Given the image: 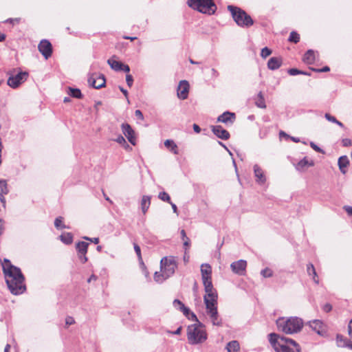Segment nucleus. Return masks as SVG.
<instances>
[{"mask_svg":"<svg viewBox=\"0 0 352 352\" xmlns=\"http://www.w3.org/2000/svg\"><path fill=\"white\" fill-rule=\"evenodd\" d=\"M67 94L70 96L75 98L80 99L82 98V94L80 90L78 88L69 87Z\"/></svg>","mask_w":352,"mask_h":352,"instance_id":"31","label":"nucleus"},{"mask_svg":"<svg viewBox=\"0 0 352 352\" xmlns=\"http://www.w3.org/2000/svg\"><path fill=\"white\" fill-rule=\"evenodd\" d=\"M135 116L140 120H144V116H143V113L142 112L139 110V109H137L135 110Z\"/></svg>","mask_w":352,"mask_h":352,"instance_id":"54","label":"nucleus"},{"mask_svg":"<svg viewBox=\"0 0 352 352\" xmlns=\"http://www.w3.org/2000/svg\"><path fill=\"white\" fill-rule=\"evenodd\" d=\"M207 314L209 316L213 325L221 326L222 324V320L219 317L217 309L211 310L207 312Z\"/></svg>","mask_w":352,"mask_h":352,"instance_id":"18","label":"nucleus"},{"mask_svg":"<svg viewBox=\"0 0 352 352\" xmlns=\"http://www.w3.org/2000/svg\"><path fill=\"white\" fill-rule=\"evenodd\" d=\"M116 142H117L120 144H123L126 147H129V145L126 143L124 138L121 135H118V137L116 140Z\"/></svg>","mask_w":352,"mask_h":352,"instance_id":"47","label":"nucleus"},{"mask_svg":"<svg viewBox=\"0 0 352 352\" xmlns=\"http://www.w3.org/2000/svg\"><path fill=\"white\" fill-rule=\"evenodd\" d=\"M181 311L183 312L184 315L186 318H188L190 316V313H192L190 311V310L188 307H186V306L181 310Z\"/></svg>","mask_w":352,"mask_h":352,"instance_id":"56","label":"nucleus"},{"mask_svg":"<svg viewBox=\"0 0 352 352\" xmlns=\"http://www.w3.org/2000/svg\"><path fill=\"white\" fill-rule=\"evenodd\" d=\"M60 240L66 245H69L73 242V235L70 232H65L59 236Z\"/></svg>","mask_w":352,"mask_h":352,"instance_id":"28","label":"nucleus"},{"mask_svg":"<svg viewBox=\"0 0 352 352\" xmlns=\"http://www.w3.org/2000/svg\"><path fill=\"white\" fill-rule=\"evenodd\" d=\"M332 309V306L331 304L329 303H326L325 305H324V306L322 307V310L324 311V312H329L331 311Z\"/></svg>","mask_w":352,"mask_h":352,"instance_id":"53","label":"nucleus"},{"mask_svg":"<svg viewBox=\"0 0 352 352\" xmlns=\"http://www.w3.org/2000/svg\"><path fill=\"white\" fill-rule=\"evenodd\" d=\"M188 6L201 13L212 15L217 8L213 0H188Z\"/></svg>","mask_w":352,"mask_h":352,"instance_id":"6","label":"nucleus"},{"mask_svg":"<svg viewBox=\"0 0 352 352\" xmlns=\"http://www.w3.org/2000/svg\"><path fill=\"white\" fill-rule=\"evenodd\" d=\"M202 281H203V285L204 286V289L213 287L211 277L204 278H202Z\"/></svg>","mask_w":352,"mask_h":352,"instance_id":"41","label":"nucleus"},{"mask_svg":"<svg viewBox=\"0 0 352 352\" xmlns=\"http://www.w3.org/2000/svg\"><path fill=\"white\" fill-rule=\"evenodd\" d=\"M38 49L45 59H48L52 54V44L46 39L41 41L38 45Z\"/></svg>","mask_w":352,"mask_h":352,"instance_id":"10","label":"nucleus"},{"mask_svg":"<svg viewBox=\"0 0 352 352\" xmlns=\"http://www.w3.org/2000/svg\"><path fill=\"white\" fill-rule=\"evenodd\" d=\"M303 61L307 64H312L315 61V53L313 50H309L303 56Z\"/></svg>","mask_w":352,"mask_h":352,"instance_id":"24","label":"nucleus"},{"mask_svg":"<svg viewBox=\"0 0 352 352\" xmlns=\"http://www.w3.org/2000/svg\"><path fill=\"white\" fill-rule=\"evenodd\" d=\"M348 333L349 336L352 338V318L351 319L348 324Z\"/></svg>","mask_w":352,"mask_h":352,"instance_id":"62","label":"nucleus"},{"mask_svg":"<svg viewBox=\"0 0 352 352\" xmlns=\"http://www.w3.org/2000/svg\"><path fill=\"white\" fill-rule=\"evenodd\" d=\"M168 278V277H165L164 275V272L160 270V272H156L154 274V280L155 282L158 283H162L164 280Z\"/></svg>","mask_w":352,"mask_h":352,"instance_id":"36","label":"nucleus"},{"mask_svg":"<svg viewBox=\"0 0 352 352\" xmlns=\"http://www.w3.org/2000/svg\"><path fill=\"white\" fill-rule=\"evenodd\" d=\"M187 318L192 321H195L196 323H198V322H199L197 316L193 312L190 313V316Z\"/></svg>","mask_w":352,"mask_h":352,"instance_id":"55","label":"nucleus"},{"mask_svg":"<svg viewBox=\"0 0 352 352\" xmlns=\"http://www.w3.org/2000/svg\"><path fill=\"white\" fill-rule=\"evenodd\" d=\"M346 340H349L347 339V338H344L341 335H339V334L337 335V336H336V341H337V344H338V346H340V347H344L345 344H346V342H345Z\"/></svg>","mask_w":352,"mask_h":352,"instance_id":"38","label":"nucleus"},{"mask_svg":"<svg viewBox=\"0 0 352 352\" xmlns=\"http://www.w3.org/2000/svg\"><path fill=\"white\" fill-rule=\"evenodd\" d=\"M8 184L6 180H0V197L8 193Z\"/></svg>","mask_w":352,"mask_h":352,"instance_id":"34","label":"nucleus"},{"mask_svg":"<svg viewBox=\"0 0 352 352\" xmlns=\"http://www.w3.org/2000/svg\"><path fill=\"white\" fill-rule=\"evenodd\" d=\"M307 272L309 276H312V279L315 283H319V279L316 271V269L312 263H309L307 265Z\"/></svg>","mask_w":352,"mask_h":352,"instance_id":"23","label":"nucleus"},{"mask_svg":"<svg viewBox=\"0 0 352 352\" xmlns=\"http://www.w3.org/2000/svg\"><path fill=\"white\" fill-rule=\"evenodd\" d=\"M247 261L240 259L230 264V268L233 273L239 276H244L246 273Z\"/></svg>","mask_w":352,"mask_h":352,"instance_id":"9","label":"nucleus"},{"mask_svg":"<svg viewBox=\"0 0 352 352\" xmlns=\"http://www.w3.org/2000/svg\"><path fill=\"white\" fill-rule=\"evenodd\" d=\"M83 238L85 240H88V241H90L94 243L95 244H98L99 243V239L98 238H89V237H87V236H85Z\"/></svg>","mask_w":352,"mask_h":352,"instance_id":"61","label":"nucleus"},{"mask_svg":"<svg viewBox=\"0 0 352 352\" xmlns=\"http://www.w3.org/2000/svg\"><path fill=\"white\" fill-rule=\"evenodd\" d=\"M338 166L340 170V171L345 174L346 173V168L349 164V160L346 155H343L339 157L338 159Z\"/></svg>","mask_w":352,"mask_h":352,"instance_id":"21","label":"nucleus"},{"mask_svg":"<svg viewBox=\"0 0 352 352\" xmlns=\"http://www.w3.org/2000/svg\"><path fill=\"white\" fill-rule=\"evenodd\" d=\"M121 129L123 134L128 139L129 142L131 144L135 145V132L131 125L128 123H123L121 125Z\"/></svg>","mask_w":352,"mask_h":352,"instance_id":"14","label":"nucleus"},{"mask_svg":"<svg viewBox=\"0 0 352 352\" xmlns=\"http://www.w3.org/2000/svg\"><path fill=\"white\" fill-rule=\"evenodd\" d=\"M276 324L279 331L286 334H294L300 332L303 327V321L296 316L279 317Z\"/></svg>","mask_w":352,"mask_h":352,"instance_id":"3","label":"nucleus"},{"mask_svg":"<svg viewBox=\"0 0 352 352\" xmlns=\"http://www.w3.org/2000/svg\"><path fill=\"white\" fill-rule=\"evenodd\" d=\"M201 278L211 277L212 270L209 264H202L201 265Z\"/></svg>","mask_w":352,"mask_h":352,"instance_id":"26","label":"nucleus"},{"mask_svg":"<svg viewBox=\"0 0 352 352\" xmlns=\"http://www.w3.org/2000/svg\"><path fill=\"white\" fill-rule=\"evenodd\" d=\"M288 41L294 43H297L300 41V35L296 32L292 31L289 34Z\"/></svg>","mask_w":352,"mask_h":352,"instance_id":"37","label":"nucleus"},{"mask_svg":"<svg viewBox=\"0 0 352 352\" xmlns=\"http://www.w3.org/2000/svg\"><path fill=\"white\" fill-rule=\"evenodd\" d=\"M177 267V262L173 256H165L160 261V270L164 272L165 277L172 276Z\"/></svg>","mask_w":352,"mask_h":352,"instance_id":"7","label":"nucleus"},{"mask_svg":"<svg viewBox=\"0 0 352 352\" xmlns=\"http://www.w3.org/2000/svg\"><path fill=\"white\" fill-rule=\"evenodd\" d=\"M261 274L264 278H270L273 276V272L269 267H265V269L261 270Z\"/></svg>","mask_w":352,"mask_h":352,"instance_id":"39","label":"nucleus"},{"mask_svg":"<svg viewBox=\"0 0 352 352\" xmlns=\"http://www.w3.org/2000/svg\"><path fill=\"white\" fill-rule=\"evenodd\" d=\"M121 71L129 73L130 72V67L128 65H125L123 63Z\"/></svg>","mask_w":352,"mask_h":352,"instance_id":"63","label":"nucleus"},{"mask_svg":"<svg viewBox=\"0 0 352 352\" xmlns=\"http://www.w3.org/2000/svg\"><path fill=\"white\" fill-rule=\"evenodd\" d=\"M311 69L313 71H314V72H318V73H321V72H329L330 70V68L328 66H325V67H323L322 68H320V69L312 68Z\"/></svg>","mask_w":352,"mask_h":352,"instance_id":"51","label":"nucleus"},{"mask_svg":"<svg viewBox=\"0 0 352 352\" xmlns=\"http://www.w3.org/2000/svg\"><path fill=\"white\" fill-rule=\"evenodd\" d=\"M255 104H256V106L257 107L261 108V109H265L266 108V104H265V99H264V96H263V93L261 91H260L258 94L257 97L255 99Z\"/></svg>","mask_w":352,"mask_h":352,"instance_id":"27","label":"nucleus"},{"mask_svg":"<svg viewBox=\"0 0 352 352\" xmlns=\"http://www.w3.org/2000/svg\"><path fill=\"white\" fill-rule=\"evenodd\" d=\"M87 253H78V258L81 263H85L87 261Z\"/></svg>","mask_w":352,"mask_h":352,"instance_id":"50","label":"nucleus"},{"mask_svg":"<svg viewBox=\"0 0 352 352\" xmlns=\"http://www.w3.org/2000/svg\"><path fill=\"white\" fill-rule=\"evenodd\" d=\"M272 54V50L267 47H265L261 50V56L262 58H265Z\"/></svg>","mask_w":352,"mask_h":352,"instance_id":"44","label":"nucleus"},{"mask_svg":"<svg viewBox=\"0 0 352 352\" xmlns=\"http://www.w3.org/2000/svg\"><path fill=\"white\" fill-rule=\"evenodd\" d=\"M89 243L85 241H79L76 245L78 253H87Z\"/></svg>","mask_w":352,"mask_h":352,"instance_id":"30","label":"nucleus"},{"mask_svg":"<svg viewBox=\"0 0 352 352\" xmlns=\"http://www.w3.org/2000/svg\"><path fill=\"white\" fill-rule=\"evenodd\" d=\"M20 18H14V19H8V20H6V22L7 23H12V24H15V23H19L20 22Z\"/></svg>","mask_w":352,"mask_h":352,"instance_id":"58","label":"nucleus"},{"mask_svg":"<svg viewBox=\"0 0 352 352\" xmlns=\"http://www.w3.org/2000/svg\"><path fill=\"white\" fill-rule=\"evenodd\" d=\"M236 119V116L234 113H232L230 111H226L220 115L217 118V122H223L225 124L231 123L232 124Z\"/></svg>","mask_w":352,"mask_h":352,"instance_id":"16","label":"nucleus"},{"mask_svg":"<svg viewBox=\"0 0 352 352\" xmlns=\"http://www.w3.org/2000/svg\"><path fill=\"white\" fill-rule=\"evenodd\" d=\"M307 324L320 336H324L327 333L325 325L320 320L309 321Z\"/></svg>","mask_w":352,"mask_h":352,"instance_id":"12","label":"nucleus"},{"mask_svg":"<svg viewBox=\"0 0 352 352\" xmlns=\"http://www.w3.org/2000/svg\"><path fill=\"white\" fill-rule=\"evenodd\" d=\"M287 73L291 76H296L300 74H304V71L298 69L296 68H291L288 69Z\"/></svg>","mask_w":352,"mask_h":352,"instance_id":"45","label":"nucleus"},{"mask_svg":"<svg viewBox=\"0 0 352 352\" xmlns=\"http://www.w3.org/2000/svg\"><path fill=\"white\" fill-rule=\"evenodd\" d=\"M346 344L344 347H347L350 349H352V342L351 340H346Z\"/></svg>","mask_w":352,"mask_h":352,"instance_id":"64","label":"nucleus"},{"mask_svg":"<svg viewBox=\"0 0 352 352\" xmlns=\"http://www.w3.org/2000/svg\"><path fill=\"white\" fill-rule=\"evenodd\" d=\"M343 209L347 212V214L350 216L352 215V206H344Z\"/></svg>","mask_w":352,"mask_h":352,"instance_id":"60","label":"nucleus"},{"mask_svg":"<svg viewBox=\"0 0 352 352\" xmlns=\"http://www.w3.org/2000/svg\"><path fill=\"white\" fill-rule=\"evenodd\" d=\"M126 82L127 85L131 87L133 83V78L131 74H126Z\"/></svg>","mask_w":352,"mask_h":352,"instance_id":"49","label":"nucleus"},{"mask_svg":"<svg viewBox=\"0 0 352 352\" xmlns=\"http://www.w3.org/2000/svg\"><path fill=\"white\" fill-rule=\"evenodd\" d=\"M204 290H205L206 294L204 296V298H206L207 299L218 298L217 293L213 287L206 288V289H204Z\"/></svg>","mask_w":352,"mask_h":352,"instance_id":"32","label":"nucleus"},{"mask_svg":"<svg viewBox=\"0 0 352 352\" xmlns=\"http://www.w3.org/2000/svg\"><path fill=\"white\" fill-rule=\"evenodd\" d=\"M74 322V319L72 317L68 316L65 319V323L67 325L73 324Z\"/></svg>","mask_w":352,"mask_h":352,"instance_id":"59","label":"nucleus"},{"mask_svg":"<svg viewBox=\"0 0 352 352\" xmlns=\"http://www.w3.org/2000/svg\"><path fill=\"white\" fill-rule=\"evenodd\" d=\"M28 77V73L26 72H19L15 75H10L7 80V84L12 89L19 87L24 82Z\"/></svg>","mask_w":352,"mask_h":352,"instance_id":"8","label":"nucleus"},{"mask_svg":"<svg viewBox=\"0 0 352 352\" xmlns=\"http://www.w3.org/2000/svg\"><path fill=\"white\" fill-rule=\"evenodd\" d=\"M256 182L259 184H263L266 182V177L262 168L258 165L255 164L253 167Z\"/></svg>","mask_w":352,"mask_h":352,"instance_id":"17","label":"nucleus"},{"mask_svg":"<svg viewBox=\"0 0 352 352\" xmlns=\"http://www.w3.org/2000/svg\"><path fill=\"white\" fill-rule=\"evenodd\" d=\"M63 219L61 217L56 218L54 221V226L57 229L65 228V226L62 224Z\"/></svg>","mask_w":352,"mask_h":352,"instance_id":"42","label":"nucleus"},{"mask_svg":"<svg viewBox=\"0 0 352 352\" xmlns=\"http://www.w3.org/2000/svg\"><path fill=\"white\" fill-rule=\"evenodd\" d=\"M187 338L188 343L192 345L204 342L208 338L205 325L201 322L189 325L187 328Z\"/></svg>","mask_w":352,"mask_h":352,"instance_id":"4","label":"nucleus"},{"mask_svg":"<svg viewBox=\"0 0 352 352\" xmlns=\"http://www.w3.org/2000/svg\"><path fill=\"white\" fill-rule=\"evenodd\" d=\"M324 118L329 122H333L338 125L339 126L344 128V124L338 120L336 117L331 116V114L327 113L324 115Z\"/></svg>","mask_w":352,"mask_h":352,"instance_id":"35","label":"nucleus"},{"mask_svg":"<svg viewBox=\"0 0 352 352\" xmlns=\"http://www.w3.org/2000/svg\"><path fill=\"white\" fill-rule=\"evenodd\" d=\"M116 56L108 59L107 63L110 65L111 68L116 72L121 71L123 63L115 59Z\"/></svg>","mask_w":352,"mask_h":352,"instance_id":"22","label":"nucleus"},{"mask_svg":"<svg viewBox=\"0 0 352 352\" xmlns=\"http://www.w3.org/2000/svg\"><path fill=\"white\" fill-rule=\"evenodd\" d=\"M342 143L343 146H349L352 144V141L349 138L342 139Z\"/></svg>","mask_w":352,"mask_h":352,"instance_id":"52","label":"nucleus"},{"mask_svg":"<svg viewBox=\"0 0 352 352\" xmlns=\"http://www.w3.org/2000/svg\"><path fill=\"white\" fill-rule=\"evenodd\" d=\"M228 10L236 23L241 28H249L254 24V21L245 11L239 7L228 6Z\"/></svg>","mask_w":352,"mask_h":352,"instance_id":"5","label":"nucleus"},{"mask_svg":"<svg viewBox=\"0 0 352 352\" xmlns=\"http://www.w3.org/2000/svg\"><path fill=\"white\" fill-rule=\"evenodd\" d=\"M6 265L3 266L6 281L10 292L14 295H20L26 290L24 283L25 278L20 268L12 265L10 261L5 258Z\"/></svg>","mask_w":352,"mask_h":352,"instance_id":"1","label":"nucleus"},{"mask_svg":"<svg viewBox=\"0 0 352 352\" xmlns=\"http://www.w3.org/2000/svg\"><path fill=\"white\" fill-rule=\"evenodd\" d=\"M269 341L276 352H301L300 346L295 340L276 333L269 334Z\"/></svg>","mask_w":352,"mask_h":352,"instance_id":"2","label":"nucleus"},{"mask_svg":"<svg viewBox=\"0 0 352 352\" xmlns=\"http://www.w3.org/2000/svg\"><path fill=\"white\" fill-rule=\"evenodd\" d=\"M310 146L311 147L315 150L317 152H319V153H323V151L322 149H321L319 146H318L316 144H315L314 142H311L310 143Z\"/></svg>","mask_w":352,"mask_h":352,"instance_id":"57","label":"nucleus"},{"mask_svg":"<svg viewBox=\"0 0 352 352\" xmlns=\"http://www.w3.org/2000/svg\"><path fill=\"white\" fill-rule=\"evenodd\" d=\"M309 164V162H308V160L306 159V157L303 158L302 160H301L297 164V166H296V168L297 169H300V168H303L304 167H305L306 166H307Z\"/></svg>","mask_w":352,"mask_h":352,"instance_id":"46","label":"nucleus"},{"mask_svg":"<svg viewBox=\"0 0 352 352\" xmlns=\"http://www.w3.org/2000/svg\"><path fill=\"white\" fill-rule=\"evenodd\" d=\"M190 85L187 80H181L177 87V96L181 100L188 98Z\"/></svg>","mask_w":352,"mask_h":352,"instance_id":"13","label":"nucleus"},{"mask_svg":"<svg viewBox=\"0 0 352 352\" xmlns=\"http://www.w3.org/2000/svg\"><path fill=\"white\" fill-rule=\"evenodd\" d=\"M88 83L92 87L98 89L105 87L106 79L103 74H100L98 77L91 75L88 78Z\"/></svg>","mask_w":352,"mask_h":352,"instance_id":"11","label":"nucleus"},{"mask_svg":"<svg viewBox=\"0 0 352 352\" xmlns=\"http://www.w3.org/2000/svg\"><path fill=\"white\" fill-rule=\"evenodd\" d=\"M217 298H218L207 299L206 298H204L206 312L210 311L213 309H217Z\"/></svg>","mask_w":352,"mask_h":352,"instance_id":"20","label":"nucleus"},{"mask_svg":"<svg viewBox=\"0 0 352 352\" xmlns=\"http://www.w3.org/2000/svg\"><path fill=\"white\" fill-rule=\"evenodd\" d=\"M158 197L159 199H160L161 200L164 201H166L168 203H170V196L168 195V193H166V192H160L159 193V195H158Z\"/></svg>","mask_w":352,"mask_h":352,"instance_id":"40","label":"nucleus"},{"mask_svg":"<svg viewBox=\"0 0 352 352\" xmlns=\"http://www.w3.org/2000/svg\"><path fill=\"white\" fill-rule=\"evenodd\" d=\"M151 204V197L144 195L141 200V208L144 214L146 212Z\"/></svg>","mask_w":352,"mask_h":352,"instance_id":"25","label":"nucleus"},{"mask_svg":"<svg viewBox=\"0 0 352 352\" xmlns=\"http://www.w3.org/2000/svg\"><path fill=\"white\" fill-rule=\"evenodd\" d=\"M173 305L175 309L179 311H181L185 307L184 304L178 299L174 300Z\"/></svg>","mask_w":352,"mask_h":352,"instance_id":"43","label":"nucleus"},{"mask_svg":"<svg viewBox=\"0 0 352 352\" xmlns=\"http://www.w3.org/2000/svg\"><path fill=\"white\" fill-rule=\"evenodd\" d=\"M212 133L219 139L228 140L230 138L229 132L224 129L221 125H216L212 127Z\"/></svg>","mask_w":352,"mask_h":352,"instance_id":"15","label":"nucleus"},{"mask_svg":"<svg viewBox=\"0 0 352 352\" xmlns=\"http://www.w3.org/2000/svg\"><path fill=\"white\" fill-rule=\"evenodd\" d=\"M134 250L138 257V259L140 261H142V255H141V250H140V246L138 244H135V243L134 244Z\"/></svg>","mask_w":352,"mask_h":352,"instance_id":"48","label":"nucleus"},{"mask_svg":"<svg viewBox=\"0 0 352 352\" xmlns=\"http://www.w3.org/2000/svg\"><path fill=\"white\" fill-rule=\"evenodd\" d=\"M239 343L236 340L228 342L226 346L228 352H239Z\"/></svg>","mask_w":352,"mask_h":352,"instance_id":"29","label":"nucleus"},{"mask_svg":"<svg viewBox=\"0 0 352 352\" xmlns=\"http://www.w3.org/2000/svg\"><path fill=\"white\" fill-rule=\"evenodd\" d=\"M282 65V60L278 57H272L267 62V67L271 70L278 69Z\"/></svg>","mask_w":352,"mask_h":352,"instance_id":"19","label":"nucleus"},{"mask_svg":"<svg viewBox=\"0 0 352 352\" xmlns=\"http://www.w3.org/2000/svg\"><path fill=\"white\" fill-rule=\"evenodd\" d=\"M164 146L167 148H170V151L174 154H178V149L177 144L171 140H166L164 142Z\"/></svg>","mask_w":352,"mask_h":352,"instance_id":"33","label":"nucleus"}]
</instances>
